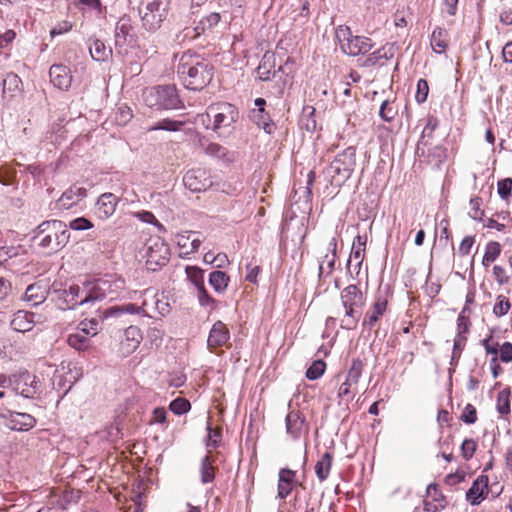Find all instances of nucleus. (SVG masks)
Wrapping results in <instances>:
<instances>
[{
    "label": "nucleus",
    "instance_id": "nucleus-1",
    "mask_svg": "<svg viewBox=\"0 0 512 512\" xmlns=\"http://www.w3.org/2000/svg\"><path fill=\"white\" fill-rule=\"evenodd\" d=\"M124 286L125 282L122 279L113 282L98 279L89 290L81 289L78 285H70L66 288L62 287L61 283L54 282L50 287V295H53L58 301L61 309H75L78 306L107 298L114 299L118 296V290L124 289Z\"/></svg>",
    "mask_w": 512,
    "mask_h": 512
},
{
    "label": "nucleus",
    "instance_id": "nucleus-2",
    "mask_svg": "<svg viewBox=\"0 0 512 512\" xmlns=\"http://www.w3.org/2000/svg\"><path fill=\"white\" fill-rule=\"evenodd\" d=\"M177 74L190 90L205 88L213 79V66L202 55L188 50L179 56Z\"/></svg>",
    "mask_w": 512,
    "mask_h": 512
},
{
    "label": "nucleus",
    "instance_id": "nucleus-3",
    "mask_svg": "<svg viewBox=\"0 0 512 512\" xmlns=\"http://www.w3.org/2000/svg\"><path fill=\"white\" fill-rule=\"evenodd\" d=\"M322 155V178L323 181L329 183L331 186L339 188L341 187L351 176L354 166L356 164V148L349 146L331 160V156Z\"/></svg>",
    "mask_w": 512,
    "mask_h": 512
},
{
    "label": "nucleus",
    "instance_id": "nucleus-4",
    "mask_svg": "<svg viewBox=\"0 0 512 512\" xmlns=\"http://www.w3.org/2000/svg\"><path fill=\"white\" fill-rule=\"evenodd\" d=\"M70 239L67 225L61 220H47L39 224L33 232L32 242L34 246L49 253L62 249Z\"/></svg>",
    "mask_w": 512,
    "mask_h": 512
},
{
    "label": "nucleus",
    "instance_id": "nucleus-5",
    "mask_svg": "<svg viewBox=\"0 0 512 512\" xmlns=\"http://www.w3.org/2000/svg\"><path fill=\"white\" fill-rule=\"evenodd\" d=\"M145 104L156 110H171L183 107L174 85H163L150 88L143 93Z\"/></svg>",
    "mask_w": 512,
    "mask_h": 512
},
{
    "label": "nucleus",
    "instance_id": "nucleus-6",
    "mask_svg": "<svg viewBox=\"0 0 512 512\" xmlns=\"http://www.w3.org/2000/svg\"><path fill=\"white\" fill-rule=\"evenodd\" d=\"M170 0H145L139 7L142 27L149 31H157L167 18Z\"/></svg>",
    "mask_w": 512,
    "mask_h": 512
},
{
    "label": "nucleus",
    "instance_id": "nucleus-7",
    "mask_svg": "<svg viewBox=\"0 0 512 512\" xmlns=\"http://www.w3.org/2000/svg\"><path fill=\"white\" fill-rule=\"evenodd\" d=\"M239 118V111L236 106L227 102H219L210 105L205 114L198 116L199 121L205 124V119L213 120L211 129L218 131L221 128L232 126Z\"/></svg>",
    "mask_w": 512,
    "mask_h": 512
},
{
    "label": "nucleus",
    "instance_id": "nucleus-8",
    "mask_svg": "<svg viewBox=\"0 0 512 512\" xmlns=\"http://www.w3.org/2000/svg\"><path fill=\"white\" fill-rule=\"evenodd\" d=\"M335 37L340 43L341 50L352 57L366 55L375 46L373 40L367 36L352 35L348 26H339L335 31Z\"/></svg>",
    "mask_w": 512,
    "mask_h": 512
},
{
    "label": "nucleus",
    "instance_id": "nucleus-9",
    "mask_svg": "<svg viewBox=\"0 0 512 512\" xmlns=\"http://www.w3.org/2000/svg\"><path fill=\"white\" fill-rule=\"evenodd\" d=\"M169 247L159 237H150L144 244L143 257L148 270L156 271L169 261Z\"/></svg>",
    "mask_w": 512,
    "mask_h": 512
},
{
    "label": "nucleus",
    "instance_id": "nucleus-10",
    "mask_svg": "<svg viewBox=\"0 0 512 512\" xmlns=\"http://www.w3.org/2000/svg\"><path fill=\"white\" fill-rule=\"evenodd\" d=\"M294 62L287 58L286 62L278 66L276 70V55L273 52L267 51L262 56V59L257 67L258 78L262 81H269L276 76L277 73H282L289 76L293 72Z\"/></svg>",
    "mask_w": 512,
    "mask_h": 512
},
{
    "label": "nucleus",
    "instance_id": "nucleus-11",
    "mask_svg": "<svg viewBox=\"0 0 512 512\" xmlns=\"http://www.w3.org/2000/svg\"><path fill=\"white\" fill-rule=\"evenodd\" d=\"M136 43L133 33V26L129 17H122L118 20L114 31V45L118 55H126L129 48Z\"/></svg>",
    "mask_w": 512,
    "mask_h": 512
},
{
    "label": "nucleus",
    "instance_id": "nucleus-12",
    "mask_svg": "<svg viewBox=\"0 0 512 512\" xmlns=\"http://www.w3.org/2000/svg\"><path fill=\"white\" fill-rule=\"evenodd\" d=\"M98 332L97 320H84L80 322L78 330L71 333L67 338V343L70 347L83 351L90 347V337L96 335Z\"/></svg>",
    "mask_w": 512,
    "mask_h": 512
},
{
    "label": "nucleus",
    "instance_id": "nucleus-13",
    "mask_svg": "<svg viewBox=\"0 0 512 512\" xmlns=\"http://www.w3.org/2000/svg\"><path fill=\"white\" fill-rule=\"evenodd\" d=\"M11 390L24 398H34L40 390V381L28 371L11 376Z\"/></svg>",
    "mask_w": 512,
    "mask_h": 512
},
{
    "label": "nucleus",
    "instance_id": "nucleus-14",
    "mask_svg": "<svg viewBox=\"0 0 512 512\" xmlns=\"http://www.w3.org/2000/svg\"><path fill=\"white\" fill-rule=\"evenodd\" d=\"M0 418L3 424L13 431H28L35 427L37 421L29 413L18 412L11 409H3L0 412Z\"/></svg>",
    "mask_w": 512,
    "mask_h": 512
},
{
    "label": "nucleus",
    "instance_id": "nucleus-15",
    "mask_svg": "<svg viewBox=\"0 0 512 512\" xmlns=\"http://www.w3.org/2000/svg\"><path fill=\"white\" fill-rule=\"evenodd\" d=\"M489 492V476L480 474L466 490L465 499L471 506H479L487 498Z\"/></svg>",
    "mask_w": 512,
    "mask_h": 512
},
{
    "label": "nucleus",
    "instance_id": "nucleus-16",
    "mask_svg": "<svg viewBox=\"0 0 512 512\" xmlns=\"http://www.w3.org/2000/svg\"><path fill=\"white\" fill-rule=\"evenodd\" d=\"M183 183L192 192L206 191L213 184L210 173L203 168L187 171L183 177Z\"/></svg>",
    "mask_w": 512,
    "mask_h": 512
},
{
    "label": "nucleus",
    "instance_id": "nucleus-17",
    "mask_svg": "<svg viewBox=\"0 0 512 512\" xmlns=\"http://www.w3.org/2000/svg\"><path fill=\"white\" fill-rule=\"evenodd\" d=\"M143 302L142 306L145 307V316L153 317L151 312L157 313L160 316H165L170 312V305L163 296H159L153 289L148 288L142 292Z\"/></svg>",
    "mask_w": 512,
    "mask_h": 512
},
{
    "label": "nucleus",
    "instance_id": "nucleus-18",
    "mask_svg": "<svg viewBox=\"0 0 512 512\" xmlns=\"http://www.w3.org/2000/svg\"><path fill=\"white\" fill-rule=\"evenodd\" d=\"M142 339L143 335L139 327L131 325L126 328L119 343V355L122 357L131 355L139 347Z\"/></svg>",
    "mask_w": 512,
    "mask_h": 512
},
{
    "label": "nucleus",
    "instance_id": "nucleus-19",
    "mask_svg": "<svg viewBox=\"0 0 512 512\" xmlns=\"http://www.w3.org/2000/svg\"><path fill=\"white\" fill-rule=\"evenodd\" d=\"M386 310L387 300L381 295L377 296L371 306V311L365 314V317L362 321V335H364L365 330H368V334L371 333V329L384 315Z\"/></svg>",
    "mask_w": 512,
    "mask_h": 512
},
{
    "label": "nucleus",
    "instance_id": "nucleus-20",
    "mask_svg": "<svg viewBox=\"0 0 512 512\" xmlns=\"http://www.w3.org/2000/svg\"><path fill=\"white\" fill-rule=\"evenodd\" d=\"M117 204V196L113 193H103L96 202L95 214L99 219L106 220L115 213Z\"/></svg>",
    "mask_w": 512,
    "mask_h": 512
},
{
    "label": "nucleus",
    "instance_id": "nucleus-21",
    "mask_svg": "<svg viewBox=\"0 0 512 512\" xmlns=\"http://www.w3.org/2000/svg\"><path fill=\"white\" fill-rule=\"evenodd\" d=\"M49 76L51 83L61 90H68L71 86L72 76L70 69L65 65H52L49 69Z\"/></svg>",
    "mask_w": 512,
    "mask_h": 512
},
{
    "label": "nucleus",
    "instance_id": "nucleus-22",
    "mask_svg": "<svg viewBox=\"0 0 512 512\" xmlns=\"http://www.w3.org/2000/svg\"><path fill=\"white\" fill-rule=\"evenodd\" d=\"M124 314H131V315L137 314V315L145 316V307H143L142 305L138 306L134 303H127V304H124L121 306L115 305V306H110V307L103 309L101 311L100 316L103 319H108V318H117Z\"/></svg>",
    "mask_w": 512,
    "mask_h": 512
},
{
    "label": "nucleus",
    "instance_id": "nucleus-23",
    "mask_svg": "<svg viewBox=\"0 0 512 512\" xmlns=\"http://www.w3.org/2000/svg\"><path fill=\"white\" fill-rule=\"evenodd\" d=\"M378 207V198L374 193L366 192L365 198L360 196V202L357 207V215L360 221H367L376 215Z\"/></svg>",
    "mask_w": 512,
    "mask_h": 512
},
{
    "label": "nucleus",
    "instance_id": "nucleus-24",
    "mask_svg": "<svg viewBox=\"0 0 512 512\" xmlns=\"http://www.w3.org/2000/svg\"><path fill=\"white\" fill-rule=\"evenodd\" d=\"M230 338V332L222 321L213 324L207 339L208 347L217 348L223 346Z\"/></svg>",
    "mask_w": 512,
    "mask_h": 512
},
{
    "label": "nucleus",
    "instance_id": "nucleus-25",
    "mask_svg": "<svg viewBox=\"0 0 512 512\" xmlns=\"http://www.w3.org/2000/svg\"><path fill=\"white\" fill-rule=\"evenodd\" d=\"M87 196V189L78 185H72L59 198V205L64 209H70Z\"/></svg>",
    "mask_w": 512,
    "mask_h": 512
},
{
    "label": "nucleus",
    "instance_id": "nucleus-26",
    "mask_svg": "<svg viewBox=\"0 0 512 512\" xmlns=\"http://www.w3.org/2000/svg\"><path fill=\"white\" fill-rule=\"evenodd\" d=\"M87 45L91 58L97 62H104L112 55L111 47L105 45V43L94 37H90L87 40Z\"/></svg>",
    "mask_w": 512,
    "mask_h": 512
},
{
    "label": "nucleus",
    "instance_id": "nucleus-27",
    "mask_svg": "<svg viewBox=\"0 0 512 512\" xmlns=\"http://www.w3.org/2000/svg\"><path fill=\"white\" fill-rule=\"evenodd\" d=\"M467 341H461L454 339L453 340V347H452V355L450 357V367L448 368V379H447V390L450 392L452 390V378L453 375L456 372V369L459 364V360L461 358V355L465 349Z\"/></svg>",
    "mask_w": 512,
    "mask_h": 512
},
{
    "label": "nucleus",
    "instance_id": "nucleus-28",
    "mask_svg": "<svg viewBox=\"0 0 512 512\" xmlns=\"http://www.w3.org/2000/svg\"><path fill=\"white\" fill-rule=\"evenodd\" d=\"M511 397H512V388L509 385H506L496 397V406L495 409L499 414V419L505 420L508 415L511 413Z\"/></svg>",
    "mask_w": 512,
    "mask_h": 512
},
{
    "label": "nucleus",
    "instance_id": "nucleus-29",
    "mask_svg": "<svg viewBox=\"0 0 512 512\" xmlns=\"http://www.w3.org/2000/svg\"><path fill=\"white\" fill-rule=\"evenodd\" d=\"M34 324V314L23 310L17 311L10 323L13 330L22 333L30 331Z\"/></svg>",
    "mask_w": 512,
    "mask_h": 512
},
{
    "label": "nucleus",
    "instance_id": "nucleus-30",
    "mask_svg": "<svg viewBox=\"0 0 512 512\" xmlns=\"http://www.w3.org/2000/svg\"><path fill=\"white\" fill-rule=\"evenodd\" d=\"M364 253L365 250L351 248L350 255L346 261V272L351 279L358 278L364 259Z\"/></svg>",
    "mask_w": 512,
    "mask_h": 512
},
{
    "label": "nucleus",
    "instance_id": "nucleus-31",
    "mask_svg": "<svg viewBox=\"0 0 512 512\" xmlns=\"http://www.w3.org/2000/svg\"><path fill=\"white\" fill-rule=\"evenodd\" d=\"M448 37V32L445 28L436 26L431 35H430V45L433 51L437 54L445 53L448 48V42L446 38Z\"/></svg>",
    "mask_w": 512,
    "mask_h": 512
},
{
    "label": "nucleus",
    "instance_id": "nucleus-32",
    "mask_svg": "<svg viewBox=\"0 0 512 512\" xmlns=\"http://www.w3.org/2000/svg\"><path fill=\"white\" fill-rule=\"evenodd\" d=\"M286 431L292 439H298L304 432V420L301 419L300 415L291 411L286 416Z\"/></svg>",
    "mask_w": 512,
    "mask_h": 512
},
{
    "label": "nucleus",
    "instance_id": "nucleus-33",
    "mask_svg": "<svg viewBox=\"0 0 512 512\" xmlns=\"http://www.w3.org/2000/svg\"><path fill=\"white\" fill-rule=\"evenodd\" d=\"M295 473L289 469H281L278 481V496L281 499L286 498L294 487Z\"/></svg>",
    "mask_w": 512,
    "mask_h": 512
},
{
    "label": "nucleus",
    "instance_id": "nucleus-34",
    "mask_svg": "<svg viewBox=\"0 0 512 512\" xmlns=\"http://www.w3.org/2000/svg\"><path fill=\"white\" fill-rule=\"evenodd\" d=\"M342 304L354 303L361 309L365 305V300L360 288L356 284H349L341 292Z\"/></svg>",
    "mask_w": 512,
    "mask_h": 512
},
{
    "label": "nucleus",
    "instance_id": "nucleus-35",
    "mask_svg": "<svg viewBox=\"0 0 512 512\" xmlns=\"http://www.w3.org/2000/svg\"><path fill=\"white\" fill-rule=\"evenodd\" d=\"M467 311H469V308L463 307L461 312L458 314L456 320V335L454 339L461 341H467L468 339L472 323L469 316L465 315Z\"/></svg>",
    "mask_w": 512,
    "mask_h": 512
},
{
    "label": "nucleus",
    "instance_id": "nucleus-36",
    "mask_svg": "<svg viewBox=\"0 0 512 512\" xmlns=\"http://www.w3.org/2000/svg\"><path fill=\"white\" fill-rule=\"evenodd\" d=\"M250 119L268 134H271L275 129V124L271 121L265 108L251 110Z\"/></svg>",
    "mask_w": 512,
    "mask_h": 512
},
{
    "label": "nucleus",
    "instance_id": "nucleus-37",
    "mask_svg": "<svg viewBox=\"0 0 512 512\" xmlns=\"http://www.w3.org/2000/svg\"><path fill=\"white\" fill-rule=\"evenodd\" d=\"M48 294H50V289L47 291L41 285L35 283L27 287L24 298L26 301L31 302L32 306H38L46 300Z\"/></svg>",
    "mask_w": 512,
    "mask_h": 512
},
{
    "label": "nucleus",
    "instance_id": "nucleus-38",
    "mask_svg": "<svg viewBox=\"0 0 512 512\" xmlns=\"http://www.w3.org/2000/svg\"><path fill=\"white\" fill-rule=\"evenodd\" d=\"M315 108L312 106H305L302 110L299 126L308 132H315L317 128V120L315 116Z\"/></svg>",
    "mask_w": 512,
    "mask_h": 512
},
{
    "label": "nucleus",
    "instance_id": "nucleus-39",
    "mask_svg": "<svg viewBox=\"0 0 512 512\" xmlns=\"http://www.w3.org/2000/svg\"><path fill=\"white\" fill-rule=\"evenodd\" d=\"M215 471L212 458L208 455L203 457L199 468L201 483L204 485L212 483L215 479Z\"/></svg>",
    "mask_w": 512,
    "mask_h": 512
},
{
    "label": "nucleus",
    "instance_id": "nucleus-40",
    "mask_svg": "<svg viewBox=\"0 0 512 512\" xmlns=\"http://www.w3.org/2000/svg\"><path fill=\"white\" fill-rule=\"evenodd\" d=\"M229 281V276L223 271L216 270L209 275V284L217 293H223L227 289Z\"/></svg>",
    "mask_w": 512,
    "mask_h": 512
},
{
    "label": "nucleus",
    "instance_id": "nucleus-41",
    "mask_svg": "<svg viewBox=\"0 0 512 512\" xmlns=\"http://www.w3.org/2000/svg\"><path fill=\"white\" fill-rule=\"evenodd\" d=\"M21 85L22 80L17 74L8 73L3 80V94L9 93L10 96H13L14 93L21 90Z\"/></svg>",
    "mask_w": 512,
    "mask_h": 512
},
{
    "label": "nucleus",
    "instance_id": "nucleus-42",
    "mask_svg": "<svg viewBox=\"0 0 512 512\" xmlns=\"http://www.w3.org/2000/svg\"><path fill=\"white\" fill-rule=\"evenodd\" d=\"M460 455L465 461L471 460L477 449H478V441L474 438L465 437L460 444Z\"/></svg>",
    "mask_w": 512,
    "mask_h": 512
},
{
    "label": "nucleus",
    "instance_id": "nucleus-43",
    "mask_svg": "<svg viewBox=\"0 0 512 512\" xmlns=\"http://www.w3.org/2000/svg\"><path fill=\"white\" fill-rule=\"evenodd\" d=\"M382 50H385V48H379L372 53H367L366 55H363L364 57L357 59V66L362 68H368L372 67L379 63L383 57H385V54H382Z\"/></svg>",
    "mask_w": 512,
    "mask_h": 512
},
{
    "label": "nucleus",
    "instance_id": "nucleus-44",
    "mask_svg": "<svg viewBox=\"0 0 512 512\" xmlns=\"http://www.w3.org/2000/svg\"><path fill=\"white\" fill-rule=\"evenodd\" d=\"M185 271L188 280L194 285L196 290L205 287L204 270L197 266H187Z\"/></svg>",
    "mask_w": 512,
    "mask_h": 512
},
{
    "label": "nucleus",
    "instance_id": "nucleus-45",
    "mask_svg": "<svg viewBox=\"0 0 512 512\" xmlns=\"http://www.w3.org/2000/svg\"><path fill=\"white\" fill-rule=\"evenodd\" d=\"M497 194L501 200L510 202L512 198V178L505 177L497 181Z\"/></svg>",
    "mask_w": 512,
    "mask_h": 512
},
{
    "label": "nucleus",
    "instance_id": "nucleus-46",
    "mask_svg": "<svg viewBox=\"0 0 512 512\" xmlns=\"http://www.w3.org/2000/svg\"><path fill=\"white\" fill-rule=\"evenodd\" d=\"M510 309L511 303L509 299L502 294L497 295L493 306V314L497 318H501L507 315Z\"/></svg>",
    "mask_w": 512,
    "mask_h": 512
},
{
    "label": "nucleus",
    "instance_id": "nucleus-47",
    "mask_svg": "<svg viewBox=\"0 0 512 512\" xmlns=\"http://www.w3.org/2000/svg\"><path fill=\"white\" fill-rule=\"evenodd\" d=\"M468 475L469 474L459 466L455 471L446 474L443 478V482L445 485L453 487L465 482Z\"/></svg>",
    "mask_w": 512,
    "mask_h": 512
},
{
    "label": "nucleus",
    "instance_id": "nucleus-48",
    "mask_svg": "<svg viewBox=\"0 0 512 512\" xmlns=\"http://www.w3.org/2000/svg\"><path fill=\"white\" fill-rule=\"evenodd\" d=\"M363 367L364 363L359 357L353 358L346 376L347 381H351L355 384L358 383L363 372Z\"/></svg>",
    "mask_w": 512,
    "mask_h": 512
},
{
    "label": "nucleus",
    "instance_id": "nucleus-49",
    "mask_svg": "<svg viewBox=\"0 0 512 512\" xmlns=\"http://www.w3.org/2000/svg\"><path fill=\"white\" fill-rule=\"evenodd\" d=\"M429 82L425 78H419L416 82L415 101L421 105L427 101L429 95Z\"/></svg>",
    "mask_w": 512,
    "mask_h": 512
},
{
    "label": "nucleus",
    "instance_id": "nucleus-50",
    "mask_svg": "<svg viewBox=\"0 0 512 512\" xmlns=\"http://www.w3.org/2000/svg\"><path fill=\"white\" fill-rule=\"evenodd\" d=\"M396 114L397 111L392 107V102L389 99L383 100L378 111V116L381 120L390 123L394 120Z\"/></svg>",
    "mask_w": 512,
    "mask_h": 512
},
{
    "label": "nucleus",
    "instance_id": "nucleus-51",
    "mask_svg": "<svg viewBox=\"0 0 512 512\" xmlns=\"http://www.w3.org/2000/svg\"><path fill=\"white\" fill-rule=\"evenodd\" d=\"M350 381L345 380L339 387L337 396L339 398L338 404L341 406L342 404L344 407L342 408L343 411L346 413L343 419L341 420V423L344 422V420L348 417V411H349V403L348 400H345V397H347L350 394Z\"/></svg>",
    "mask_w": 512,
    "mask_h": 512
},
{
    "label": "nucleus",
    "instance_id": "nucleus-52",
    "mask_svg": "<svg viewBox=\"0 0 512 512\" xmlns=\"http://www.w3.org/2000/svg\"><path fill=\"white\" fill-rule=\"evenodd\" d=\"M426 493L431 495L432 502L448 505L447 497L443 494L440 486L436 482H430L427 485Z\"/></svg>",
    "mask_w": 512,
    "mask_h": 512
},
{
    "label": "nucleus",
    "instance_id": "nucleus-53",
    "mask_svg": "<svg viewBox=\"0 0 512 512\" xmlns=\"http://www.w3.org/2000/svg\"><path fill=\"white\" fill-rule=\"evenodd\" d=\"M202 146L204 148V151L207 155L209 156H213V157H216V158H219V159H227V160H230L229 158H227V149L218 144V143H213V142H210L208 143L207 145H204L202 143Z\"/></svg>",
    "mask_w": 512,
    "mask_h": 512
},
{
    "label": "nucleus",
    "instance_id": "nucleus-54",
    "mask_svg": "<svg viewBox=\"0 0 512 512\" xmlns=\"http://www.w3.org/2000/svg\"><path fill=\"white\" fill-rule=\"evenodd\" d=\"M477 419L476 407L471 403H467L459 416V420L466 425H473L476 423Z\"/></svg>",
    "mask_w": 512,
    "mask_h": 512
},
{
    "label": "nucleus",
    "instance_id": "nucleus-55",
    "mask_svg": "<svg viewBox=\"0 0 512 512\" xmlns=\"http://www.w3.org/2000/svg\"><path fill=\"white\" fill-rule=\"evenodd\" d=\"M482 203H483V200H482V198L480 196H478V195L471 196V198L469 200V204L471 206V210L476 212V213H479V216L472 215V213H468V216L472 220L477 221V222H484L485 211L481 210Z\"/></svg>",
    "mask_w": 512,
    "mask_h": 512
},
{
    "label": "nucleus",
    "instance_id": "nucleus-56",
    "mask_svg": "<svg viewBox=\"0 0 512 512\" xmlns=\"http://www.w3.org/2000/svg\"><path fill=\"white\" fill-rule=\"evenodd\" d=\"M183 125L182 121L163 119L155 123L150 130L179 131Z\"/></svg>",
    "mask_w": 512,
    "mask_h": 512
},
{
    "label": "nucleus",
    "instance_id": "nucleus-57",
    "mask_svg": "<svg viewBox=\"0 0 512 512\" xmlns=\"http://www.w3.org/2000/svg\"><path fill=\"white\" fill-rule=\"evenodd\" d=\"M170 410L176 415H183L191 409V404L186 398L178 397L171 401Z\"/></svg>",
    "mask_w": 512,
    "mask_h": 512
},
{
    "label": "nucleus",
    "instance_id": "nucleus-58",
    "mask_svg": "<svg viewBox=\"0 0 512 512\" xmlns=\"http://www.w3.org/2000/svg\"><path fill=\"white\" fill-rule=\"evenodd\" d=\"M196 291L198 302L202 307H209L211 310L216 308L217 301L208 294L205 287L197 289Z\"/></svg>",
    "mask_w": 512,
    "mask_h": 512
},
{
    "label": "nucleus",
    "instance_id": "nucleus-59",
    "mask_svg": "<svg viewBox=\"0 0 512 512\" xmlns=\"http://www.w3.org/2000/svg\"><path fill=\"white\" fill-rule=\"evenodd\" d=\"M502 252V246L498 241L490 240L485 245L484 255L496 261Z\"/></svg>",
    "mask_w": 512,
    "mask_h": 512
},
{
    "label": "nucleus",
    "instance_id": "nucleus-60",
    "mask_svg": "<svg viewBox=\"0 0 512 512\" xmlns=\"http://www.w3.org/2000/svg\"><path fill=\"white\" fill-rule=\"evenodd\" d=\"M198 234L194 231H186L184 233H180L176 235V243L178 247L182 250V253L185 255L191 254L188 252L189 250V242L192 235Z\"/></svg>",
    "mask_w": 512,
    "mask_h": 512
},
{
    "label": "nucleus",
    "instance_id": "nucleus-61",
    "mask_svg": "<svg viewBox=\"0 0 512 512\" xmlns=\"http://www.w3.org/2000/svg\"><path fill=\"white\" fill-rule=\"evenodd\" d=\"M479 344L484 348L486 355H491L492 357L497 358L498 343L493 341L492 335H486L480 340Z\"/></svg>",
    "mask_w": 512,
    "mask_h": 512
},
{
    "label": "nucleus",
    "instance_id": "nucleus-62",
    "mask_svg": "<svg viewBox=\"0 0 512 512\" xmlns=\"http://www.w3.org/2000/svg\"><path fill=\"white\" fill-rule=\"evenodd\" d=\"M499 360L502 363L508 364L512 362V343L509 341L503 342L498 350Z\"/></svg>",
    "mask_w": 512,
    "mask_h": 512
},
{
    "label": "nucleus",
    "instance_id": "nucleus-63",
    "mask_svg": "<svg viewBox=\"0 0 512 512\" xmlns=\"http://www.w3.org/2000/svg\"><path fill=\"white\" fill-rule=\"evenodd\" d=\"M68 227L75 231H85L91 229L93 227V223L85 217H79L71 220L67 228Z\"/></svg>",
    "mask_w": 512,
    "mask_h": 512
},
{
    "label": "nucleus",
    "instance_id": "nucleus-64",
    "mask_svg": "<svg viewBox=\"0 0 512 512\" xmlns=\"http://www.w3.org/2000/svg\"><path fill=\"white\" fill-rule=\"evenodd\" d=\"M474 243H475L474 235L464 236L459 244V247H458L459 255H461V256L468 255L470 253Z\"/></svg>",
    "mask_w": 512,
    "mask_h": 512
}]
</instances>
